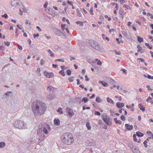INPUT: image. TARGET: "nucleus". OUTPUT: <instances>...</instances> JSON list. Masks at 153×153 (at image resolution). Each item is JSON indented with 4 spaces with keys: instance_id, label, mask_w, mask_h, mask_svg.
Instances as JSON below:
<instances>
[{
    "instance_id": "11",
    "label": "nucleus",
    "mask_w": 153,
    "mask_h": 153,
    "mask_svg": "<svg viewBox=\"0 0 153 153\" xmlns=\"http://www.w3.org/2000/svg\"><path fill=\"white\" fill-rule=\"evenodd\" d=\"M125 126L126 129L128 130H131L133 129V127L132 125H130L128 124H125Z\"/></svg>"
},
{
    "instance_id": "16",
    "label": "nucleus",
    "mask_w": 153,
    "mask_h": 153,
    "mask_svg": "<svg viewBox=\"0 0 153 153\" xmlns=\"http://www.w3.org/2000/svg\"><path fill=\"white\" fill-rule=\"evenodd\" d=\"M19 7H20V8L19 9H21L24 12H27V9L24 7L22 4L20 3V4H19Z\"/></svg>"
},
{
    "instance_id": "31",
    "label": "nucleus",
    "mask_w": 153,
    "mask_h": 153,
    "mask_svg": "<svg viewBox=\"0 0 153 153\" xmlns=\"http://www.w3.org/2000/svg\"><path fill=\"white\" fill-rule=\"evenodd\" d=\"M48 52L49 53L50 56H53V54H54L51 51V50L49 49L48 51Z\"/></svg>"
},
{
    "instance_id": "23",
    "label": "nucleus",
    "mask_w": 153,
    "mask_h": 153,
    "mask_svg": "<svg viewBox=\"0 0 153 153\" xmlns=\"http://www.w3.org/2000/svg\"><path fill=\"white\" fill-rule=\"evenodd\" d=\"M95 61L97 62V64L100 65H101L102 63L101 61L98 59H96L95 60Z\"/></svg>"
},
{
    "instance_id": "45",
    "label": "nucleus",
    "mask_w": 153,
    "mask_h": 153,
    "mask_svg": "<svg viewBox=\"0 0 153 153\" xmlns=\"http://www.w3.org/2000/svg\"><path fill=\"white\" fill-rule=\"evenodd\" d=\"M40 68H38L36 70L37 72L38 73V76H41V74L40 73H39V72L40 71Z\"/></svg>"
},
{
    "instance_id": "39",
    "label": "nucleus",
    "mask_w": 153,
    "mask_h": 153,
    "mask_svg": "<svg viewBox=\"0 0 153 153\" xmlns=\"http://www.w3.org/2000/svg\"><path fill=\"white\" fill-rule=\"evenodd\" d=\"M95 115H97V116H100V113L98 111H95L94 113Z\"/></svg>"
},
{
    "instance_id": "2",
    "label": "nucleus",
    "mask_w": 153,
    "mask_h": 153,
    "mask_svg": "<svg viewBox=\"0 0 153 153\" xmlns=\"http://www.w3.org/2000/svg\"><path fill=\"white\" fill-rule=\"evenodd\" d=\"M46 108L45 103L38 101L36 102H34L32 106V108L34 114L39 116L44 113Z\"/></svg>"
},
{
    "instance_id": "54",
    "label": "nucleus",
    "mask_w": 153,
    "mask_h": 153,
    "mask_svg": "<svg viewBox=\"0 0 153 153\" xmlns=\"http://www.w3.org/2000/svg\"><path fill=\"white\" fill-rule=\"evenodd\" d=\"M152 100V99L150 97H149L146 99V102H148Z\"/></svg>"
},
{
    "instance_id": "28",
    "label": "nucleus",
    "mask_w": 153,
    "mask_h": 153,
    "mask_svg": "<svg viewBox=\"0 0 153 153\" xmlns=\"http://www.w3.org/2000/svg\"><path fill=\"white\" fill-rule=\"evenodd\" d=\"M88 98L86 97H83L82 98V99L81 100V101L82 102H83L85 103L86 102L88 101Z\"/></svg>"
},
{
    "instance_id": "44",
    "label": "nucleus",
    "mask_w": 153,
    "mask_h": 153,
    "mask_svg": "<svg viewBox=\"0 0 153 153\" xmlns=\"http://www.w3.org/2000/svg\"><path fill=\"white\" fill-rule=\"evenodd\" d=\"M74 77L73 76H72L71 77L69 78L68 80L70 82H72L73 81V80L72 79H74Z\"/></svg>"
},
{
    "instance_id": "5",
    "label": "nucleus",
    "mask_w": 153,
    "mask_h": 153,
    "mask_svg": "<svg viewBox=\"0 0 153 153\" xmlns=\"http://www.w3.org/2000/svg\"><path fill=\"white\" fill-rule=\"evenodd\" d=\"M65 110L69 118H71L74 115V113L71 108L68 107L66 108Z\"/></svg>"
},
{
    "instance_id": "1",
    "label": "nucleus",
    "mask_w": 153,
    "mask_h": 153,
    "mask_svg": "<svg viewBox=\"0 0 153 153\" xmlns=\"http://www.w3.org/2000/svg\"><path fill=\"white\" fill-rule=\"evenodd\" d=\"M61 141L66 148L71 149L74 139L73 135L70 133H64L61 136Z\"/></svg>"
},
{
    "instance_id": "63",
    "label": "nucleus",
    "mask_w": 153,
    "mask_h": 153,
    "mask_svg": "<svg viewBox=\"0 0 153 153\" xmlns=\"http://www.w3.org/2000/svg\"><path fill=\"white\" fill-rule=\"evenodd\" d=\"M39 34H33V36L34 38H35L36 37H38L39 36Z\"/></svg>"
},
{
    "instance_id": "22",
    "label": "nucleus",
    "mask_w": 153,
    "mask_h": 153,
    "mask_svg": "<svg viewBox=\"0 0 153 153\" xmlns=\"http://www.w3.org/2000/svg\"><path fill=\"white\" fill-rule=\"evenodd\" d=\"M128 146L131 148L132 150V149H134L135 147L132 143H128Z\"/></svg>"
},
{
    "instance_id": "55",
    "label": "nucleus",
    "mask_w": 153,
    "mask_h": 153,
    "mask_svg": "<svg viewBox=\"0 0 153 153\" xmlns=\"http://www.w3.org/2000/svg\"><path fill=\"white\" fill-rule=\"evenodd\" d=\"M137 60H140L142 62H145L144 60L142 58H137Z\"/></svg>"
},
{
    "instance_id": "29",
    "label": "nucleus",
    "mask_w": 153,
    "mask_h": 153,
    "mask_svg": "<svg viewBox=\"0 0 153 153\" xmlns=\"http://www.w3.org/2000/svg\"><path fill=\"white\" fill-rule=\"evenodd\" d=\"M5 146V143L2 142H0V148H4Z\"/></svg>"
},
{
    "instance_id": "26",
    "label": "nucleus",
    "mask_w": 153,
    "mask_h": 153,
    "mask_svg": "<svg viewBox=\"0 0 153 153\" xmlns=\"http://www.w3.org/2000/svg\"><path fill=\"white\" fill-rule=\"evenodd\" d=\"M107 102L109 103H111L112 104L114 103V102L113 101V100L111 99H110L108 97L107 98Z\"/></svg>"
},
{
    "instance_id": "51",
    "label": "nucleus",
    "mask_w": 153,
    "mask_h": 153,
    "mask_svg": "<svg viewBox=\"0 0 153 153\" xmlns=\"http://www.w3.org/2000/svg\"><path fill=\"white\" fill-rule=\"evenodd\" d=\"M146 88H148V90L149 91H152L153 89L152 88H150V86L149 85H147L146 86Z\"/></svg>"
},
{
    "instance_id": "40",
    "label": "nucleus",
    "mask_w": 153,
    "mask_h": 153,
    "mask_svg": "<svg viewBox=\"0 0 153 153\" xmlns=\"http://www.w3.org/2000/svg\"><path fill=\"white\" fill-rule=\"evenodd\" d=\"M45 61L44 60L42 59L41 60L40 63L41 65H43L45 64Z\"/></svg>"
},
{
    "instance_id": "42",
    "label": "nucleus",
    "mask_w": 153,
    "mask_h": 153,
    "mask_svg": "<svg viewBox=\"0 0 153 153\" xmlns=\"http://www.w3.org/2000/svg\"><path fill=\"white\" fill-rule=\"evenodd\" d=\"M66 25L65 24L62 25V24L61 25V27L62 30H64L65 29Z\"/></svg>"
},
{
    "instance_id": "20",
    "label": "nucleus",
    "mask_w": 153,
    "mask_h": 153,
    "mask_svg": "<svg viewBox=\"0 0 153 153\" xmlns=\"http://www.w3.org/2000/svg\"><path fill=\"white\" fill-rule=\"evenodd\" d=\"M136 134L137 136L139 137H142L144 135L140 131L136 132Z\"/></svg>"
},
{
    "instance_id": "34",
    "label": "nucleus",
    "mask_w": 153,
    "mask_h": 153,
    "mask_svg": "<svg viewBox=\"0 0 153 153\" xmlns=\"http://www.w3.org/2000/svg\"><path fill=\"white\" fill-rule=\"evenodd\" d=\"M145 45L149 48L150 49H152V47L151 46L149 45V44L148 43H146L145 44Z\"/></svg>"
},
{
    "instance_id": "49",
    "label": "nucleus",
    "mask_w": 153,
    "mask_h": 153,
    "mask_svg": "<svg viewBox=\"0 0 153 153\" xmlns=\"http://www.w3.org/2000/svg\"><path fill=\"white\" fill-rule=\"evenodd\" d=\"M121 71H122L123 73H124L125 74H126L127 73L126 72V70L124 69H122L121 70Z\"/></svg>"
},
{
    "instance_id": "50",
    "label": "nucleus",
    "mask_w": 153,
    "mask_h": 153,
    "mask_svg": "<svg viewBox=\"0 0 153 153\" xmlns=\"http://www.w3.org/2000/svg\"><path fill=\"white\" fill-rule=\"evenodd\" d=\"M4 44L6 45L9 46L10 45V43L8 42L5 41L4 42Z\"/></svg>"
},
{
    "instance_id": "4",
    "label": "nucleus",
    "mask_w": 153,
    "mask_h": 153,
    "mask_svg": "<svg viewBox=\"0 0 153 153\" xmlns=\"http://www.w3.org/2000/svg\"><path fill=\"white\" fill-rule=\"evenodd\" d=\"M37 134L38 135H39L38 137L39 140H43L45 138V135L44 133L42 132V128H39L37 130Z\"/></svg>"
},
{
    "instance_id": "32",
    "label": "nucleus",
    "mask_w": 153,
    "mask_h": 153,
    "mask_svg": "<svg viewBox=\"0 0 153 153\" xmlns=\"http://www.w3.org/2000/svg\"><path fill=\"white\" fill-rule=\"evenodd\" d=\"M123 7H124V8H125L126 9H130V7L126 4H124L123 6Z\"/></svg>"
},
{
    "instance_id": "9",
    "label": "nucleus",
    "mask_w": 153,
    "mask_h": 153,
    "mask_svg": "<svg viewBox=\"0 0 153 153\" xmlns=\"http://www.w3.org/2000/svg\"><path fill=\"white\" fill-rule=\"evenodd\" d=\"M55 33L56 35L58 36H65V35L64 33L62 32L60 30L58 29H56L55 31Z\"/></svg>"
},
{
    "instance_id": "10",
    "label": "nucleus",
    "mask_w": 153,
    "mask_h": 153,
    "mask_svg": "<svg viewBox=\"0 0 153 153\" xmlns=\"http://www.w3.org/2000/svg\"><path fill=\"white\" fill-rule=\"evenodd\" d=\"M86 60L92 66H94L95 64V62L93 60L90 58H87Z\"/></svg>"
},
{
    "instance_id": "57",
    "label": "nucleus",
    "mask_w": 153,
    "mask_h": 153,
    "mask_svg": "<svg viewBox=\"0 0 153 153\" xmlns=\"http://www.w3.org/2000/svg\"><path fill=\"white\" fill-rule=\"evenodd\" d=\"M25 23L26 25L28 24L29 25H30V21L26 20L25 22Z\"/></svg>"
},
{
    "instance_id": "41",
    "label": "nucleus",
    "mask_w": 153,
    "mask_h": 153,
    "mask_svg": "<svg viewBox=\"0 0 153 153\" xmlns=\"http://www.w3.org/2000/svg\"><path fill=\"white\" fill-rule=\"evenodd\" d=\"M148 142L146 140H145L143 143V144H144V146L146 147L147 148L148 146V145L147 144V143Z\"/></svg>"
},
{
    "instance_id": "61",
    "label": "nucleus",
    "mask_w": 153,
    "mask_h": 153,
    "mask_svg": "<svg viewBox=\"0 0 153 153\" xmlns=\"http://www.w3.org/2000/svg\"><path fill=\"white\" fill-rule=\"evenodd\" d=\"M36 28L39 30V32H41L42 31V30L40 28V27L39 26H37Z\"/></svg>"
},
{
    "instance_id": "46",
    "label": "nucleus",
    "mask_w": 153,
    "mask_h": 153,
    "mask_svg": "<svg viewBox=\"0 0 153 153\" xmlns=\"http://www.w3.org/2000/svg\"><path fill=\"white\" fill-rule=\"evenodd\" d=\"M8 17V15L6 13H4V15H2V17H4L5 19H7Z\"/></svg>"
},
{
    "instance_id": "59",
    "label": "nucleus",
    "mask_w": 153,
    "mask_h": 153,
    "mask_svg": "<svg viewBox=\"0 0 153 153\" xmlns=\"http://www.w3.org/2000/svg\"><path fill=\"white\" fill-rule=\"evenodd\" d=\"M18 48V49L20 50H22V46L20 45H17Z\"/></svg>"
},
{
    "instance_id": "52",
    "label": "nucleus",
    "mask_w": 153,
    "mask_h": 153,
    "mask_svg": "<svg viewBox=\"0 0 153 153\" xmlns=\"http://www.w3.org/2000/svg\"><path fill=\"white\" fill-rule=\"evenodd\" d=\"M56 61L61 62H64V60L63 59H58L56 60Z\"/></svg>"
},
{
    "instance_id": "19",
    "label": "nucleus",
    "mask_w": 153,
    "mask_h": 153,
    "mask_svg": "<svg viewBox=\"0 0 153 153\" xmlns=\"http://www.w3.org/2000/svg\"><path fill=\"white\" fill-rule=\"evenodd\" d=\"M138 106L139 108L142 111H145V108L143 106V105H142L141 104H139Z\"/></svg>"
},
{
    "instance_id": "12",
    "label": "nucleus",
    "mask_w": 153,
    "mask_h": 153,
    "mask_svg": "<svg viewBox=\"0 0 153 153\" xmlns=\"http://www.w3.org/2000/svg\"><path fill=\"white\" fill-rule=\"evenodd\" d=\"M19 3L17 2L15 0H12L11 4L12 7H15L18 6Z\"/></svg>"
},
{
    "instance_id": "43",
    "label": "nucleus",
    "mask_w": 153,
    "mask_h": 153,
    "mask_svg": "<svg viewBox=\"0 0 153 153\" xmlns=\"http://www.w3.org/2000/svg\"><path fill=\"white\" fill-rule=\"evenodd\" d=\"M147 77L148 79H153V76H151L150 75H149V74L147 75Z\"/></svg>"
},
{
    "instance_id": "53",
    "label": "nucleus",
    "mask_w": 153,
    "mask_h": 153,
    "mask_svg": "<svg viewBox=\"0 0 153 153\" xmlns=\"http://www.w3.org/2000/svg\"><path fill=\"white\" fill-rule=\"evenodd\" d=\"M146 133L149 136H150V135H151L152 134V132L150 131H147L146 132Z\"/></svg>"
},
{
    "instance_id": "30",
    "label": "nucleus",
    "mask_w": 153,
    "mask_h": 153,
    "mask_svg": "<svg viewBox=\"0 0 153 153\" xmlns=\"http://www.w3.org/2000/svg\"><path fill=\"white\" fill-rule=\"evenodd\" d=\"M137 38L139 42H141L143 41V38H141L139 36H137Z\"/></svg>"
},
{
    "instance_id": "7",
    "label": "nucleus",
    "mask_w": 153,
    "mask_h": 153,
    "mask_svg": "<svg viewBox=\"0 0 153 153\" xmlns=\"http://www.w3.org/2000/svg\"><path fill=\"white\" fill-rule=\"evenodd\" d=\"M48 125L45 124V125H43L42 124L40 125L39 126V128H42V132L44 133L45 134H48V133L47 128L48 127Z\"/></svg>"
},
{
    "instance_id": "6",
    "label": "nucleus",
    "mask_w": 153,
    "mask_h": 153,
    "mask_svg": "<svg viewBox=\"0 0 153 153\" xmlns=\"http://www.w3.org/2000/svg\"><path fill=\"white\" fill-rule=\"evenodd\" d=\"M102 120L107 126H111L112 125L111 122V119L108 116L105 117H103Z\"/></svg>"
},
{
    "instance_id": "27",
    "label": "nucleus",
    "mask_w": 153,
    "mask_h": 153,
    "mask_svg": "<svg viewBox=\"0 0 153 153\" xmlns=\"http://www.w3.org/2000/svg\"><path fill=\"white\" fill-rule=\"evenodd\" d=\"M59 74H61L63 76H64L65 75V71L64 69L61 70L59 72Z\"/></svg>"
},
{
    "instance_id": "56",
    "label": "nucleus",
    "mask_w": 153,
    "mask_h": 153,
    "mask_svg": "<svg viewBox=\"0 0 153 153\" xmlns=\"http://www.w3.org/2000/svg\"><path fill=\"white\" fill-rule=\"evenodd\" d=\"M85 80L86 81H88L89 80V79L88 78L87 75H85Z\"/></svg>"
},
{
    "instance_id": "21",
    "label": "nucleus",
    "mask_w": 153,
    "mask_h": 153,
    "mask_svg": "<svg viewBox=\"0 0 153 153\" xmlns=\"http://www.w3.org/2000/svg\"><path fill=\"white\" fill-rule=\"evenodd\" d=\"M132 152L134 153H140V151L138 149H137L135 147L134 149H132Z\"/></svg>"
},
{
    "instance_id": "8",
    "label": "nucleus",
    "mask_w": 153,
    "mask_h": 153,
    "mask_svg": "<svg viewBox=\"0 0 153 153\" xmlns=\"http://www.w3.org/2000/svg\"><path fill=\"white\" fill-rule=\"evenodd\" d=\"M91 46L94 49L99 51H101L102 50L101 47L97 43H94L90 44Z\"/></svg>"
},
{
    "instance_id": "13",
    "label": "nucleus",
    "mask_w": 153,
    "mask_h": 153,
    "mask_svg": "<svg viewBox=\"0 0 153 153\" xmlns=\"http://www.w3.org/2000/svg\"><path fill=\"white\" fill-rule=\"evenodd\" d=\"M13 94V92L12 91H7L4 94V96L5 97V98H6L7 97H9L10 96V94Z\"/></svg>"
},
{
    "instance_id": "38",
    "label": "nucleus",
    "mask_w": 153,
    "mask_h": 153,
    "mask_svg": "<svg viewBox=\"0 0 153 153\" xmlns=\"http://www.w3.org/2000/svg\"><path fill=\"white\" fill-rule=\"evenodd\" d=\"M76 23L77 25L80 24V26H82L83 25V23L80 21H78L76 22Z\"/></svg>"
},
{
    "instance_id": "37",
    "label": "nucleus",
    "mask_w": 153,
    "mask_h": 153,
    "mask_svg": "<svg viewBox=\"0 0 153 153\" xmlns=\"http://www.w3.org/2000/svg\"><path fill=\"white\" fill-rule=\"evenodd\" d=\"M67 74L68 76H70L71 74V71L70 70H67L66 71Z\"/></svg>"
},
{
    "instance_id": "48",
    "label": "nucleus",
    "mask_w": 153,
    "mask_h": 153,
    "mask_svg": "<svg viewBox=\"0 0 153 153\" xmlns=\"http://www.w3.org/2000/svg\"><path fill=\"white\" fill-rule=\"evenodd\" d=\"M114 51L115 52V53L116 55H120L121 54V53L119 51H117L116 50H114Z\"/></svg>"
},
{
    "instance_id": "14",
    "label": "nucleus",
    "mask_w": 153,
    "mask_h": 153,
    "mask_svg": "<svg viewBox=\"0 0 153 153\" xmlns=\"http://www.w3.org/2000/svg\"><path fill=\"white\" fill-rule=\"evenodd\" d=\"M124 106V104L122 102H118L116 103V106L117 108H120L121 107H123Z\"/></svg>"
},
{
    "instance_id": "60",
    "label": "nucleus",
    "mask_w": 153,
    "mask_h": 153,
    "mask_svg": "<svg viewBox=\"0 0 153 153\" xmlns=\"http://www.w3.org/2000/svg\"><path fill=\"white\" fill-rule=\"evenodd\" d=\"M98 123H99V125H100V124H102L104 123H103L102 121L101 120H99Z\"/></svg>"
},
{
    "instance_id": "24",
    "label": "nucleus",
    "mask_w": 153,
    "mask_h": 153,
    "mask_svg": "<svg viewBox=\"0 0 153 153\" xmlns=\"http://www.w3.org/2000/svg\"><path fill=\"white\" fill-rule=\"evenodd\" d=\"M99 83H101L104 87H106L108 84L107 83L105 82L104 81H100Z\"/></svg>"
},
{
    "instance_id": "47",
    "label": "nucleus",
    "mask_w": 153,
    "mask_h": 153,
    "mask_svg": "<svg viewBox=\"0 0 153 153\" xmlns=\"http://www.w3.org/2000/svg\"><path fill=\"white\" fill-rule=\"evenodd\" d=\"M120 118L123 121H124L125 120V117L123 115H122L120 117Z\"/></svg>"
},
{
    "instance_id": "58",
    "label": "nucleus",
    "mask_w": 153,
    "mask_h": 153,
    "mask_svg": "<svg viewBox=\"0 0 153 153\" xmlns=\"http://www.w3.org/2000/svg\"><path fill=\"white\" fill-rule=\"evenodd\" d=\"M90 14L91 15H94V13L93 12V10H92V8H91L90 9Z\"/></svg>"
},
{
    "instance_id": "18",
    "label": "nucleus",
    "mask_w": 153,
    "mask_h": 153,
    "mask_svg": "<svg viewBox=\"0 0 153 153\" xmlns=\"http://www.w3.org/2000/svg\"><path fill=\"white\" fill-rule=\"evenodd\" d=\"M85 126L88 130H90L91 128V127L90 125V123L89 122H87L86 123Z\"/></svg>"
},
{
    "instance_id": "3",
    "label": "nucleus",
    "mask_w": 153,
    "mask_h": 153,
    "mask_svg": "<svg viewBox=\"0 0 153 153\" xmlns=\"http://www.w3.org/2000/svg\"><path fill=\"white\" fill-rule=\"evenodd\" d=\"M13 126L19 129L24 128L25 124L22 121H15L13 124Z\"/></svg>"
},
{
    "instance_id": "62",
    "label": "nucleus",
    "mask_w": 153,
    "mask_h": 153,
    "mask_svg": "<svg viewBox=\"0 0 153 153\" xmlns=\"http://www.w3.org/2000/svg\"><path fill=\"white\" fill-rule=\"evenodd\" d=\"M52 87L51 86H49L48 87L47 89H48L49 91H51V90L52 89Z\"/></svg>"
},
{
    "instance_id": "17",
    "label": "nucleus",
    "mask_w": 153,
    "mask_h": 153,
    "mask_svg": "<svg viewBox=\"0 0 153 153\" xmlns=\"http://www.w3.org/2000/svg\"><path fill=\"white\" fill-rule=\"evenodd\" d=\"M54 122L55 125L59 126L60 124V121L59 119H55L54 120Z\"/></svg>"
},
{
    "instance_id": "15",
    "label": "nucleus",
    "mask_w": 153,
    "mask_h": 153,
    "mask_svg": "<svg viewBox=\"0 0 153 153\" xmlns=\"http://www.w3.org/2000/svg\"><path fill=\"white\" fill-rule=\"evenodd\" d=\"M44 74L48 78H50L52 76V73H48L46 71H44Z\"/></svg>"
},
{
    "instance_id": "25",
    "label": "nucleus",
    "mask_w": 153,
    "mask_h": 153,
    "mask_svg": "<svg viewBox=\"0 0 153 153\" xmlns=\"http://www.w3.org/2000/svg\"><path fill=\"white\" fill-rule=\"evenodd\" d=\"M96 101L98 102H102V101L99 97H97L96 98Z\"/></svg>"
},
{
    "instance_id": "36",
    "label": "nucleus",
    "mask_w": 153,
    "mask_h": 153,
    "mask_svg": "<svg viewBox=\"0 0 153 153\" xmlns=\"http://www.w3.org/2000/svg\"><path fill=\"white\" fill-rule=\"evenodd\" d=\"M137 48H138V50L137 51V52H140L141 50H142V47L140 45H138Z\"/></svg>"
},
{
    "instance_id": "33",
    "label": "nucleus",
    "mask_w": 153,
    "mask_h": 153,
    "mask_svg": "<svg viewBox=\"0 0 153 153\" xmlns=\"http://www.w3.org/2000/svg\"><path fill=\"white\" fill-rule=\"evenodd\" d=\"M57 111L59 112L60 114H62L63 112V111H62V109L61 108H59L57 110Z\"/></svg>"
},
{
    "instance_id": "64",
    "label": "nucleus",
    "mask_w": 153,
    "mask_h": 153,
    "mask_svg": "<svg viewBox=\"0 0 153 153\" xmlns=\"http://www.w3.org/2000/svg\"><path fill=\"white\" fill-rule=\"evenodd\" d=\"M82 73L83 74H85V70L84 69H82Z\"/></svg>"
},
{
    "instance_id": "35",
    "label": "nucleus",
    "mask_w": 153,
    "mask_h": 153,
    "mask_svg": "<svg viewBox=\"0 0 153 153\" xmlns=\"http://www.w3.org/2000/svg\"><path fill=\"white\" fill-rule=\"evenodd\" d=\"M76 13H77V15L78 16H79V17L81 16H82L81 14V13L80 12L79 10H76Z\"/></svg>"
}]
</instances>
